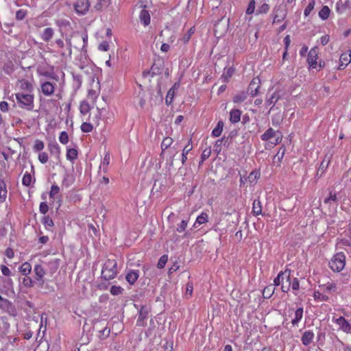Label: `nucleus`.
Here are the masks:
<instances>
[{
  "mask_svg": "<svg viewBox=\"0 0 351 351\" xmlns=\"http://www.w3.org/2000/svg\"><path fill=\"white\" fill-rule=\"evenodd\" d=\"M118 274L117 263L115 259H108L101 269V278L110 280L116 277Z\"/></svg>",
  "mask_w": 351,
  "mask_h": 351,
  "instance_id": "1",
  "label": "nucleus"
},
{
  "mask_svg": "<svg viewBox=\"0 0 351 351\" xmlns=\"http://www.w3.org/2000/svg\"><path fill=\"white\" fill-rule=\"evenodd\" d=\"M16 99L21 108L31 111L34 109V97L32 94L18 93L16 94Z\"/></svg>",
  "mask_w": 351,
  "mask_h": 351,
  "instance_id": "2",
  "label": "nucleus"
},
{
  "mask_svg": "<svg viewBox=\"0 0 351 351\" xmlns=\"http://www.w3.org/2000/svg\"><path fill=\"white\" fill-rule=\"evenodd\" d=\"M346 265V256L343 252L335 254L329 262L330 268L336 272L343 269Z\"/></svg>",
  "mask_w": 351,
  "mask_h": 351,
  "instance_id": "3",
  "label": "nucleus"
},
{
  "mask_svg": "<svg viewBox=\"0 0 351 351\" xmlns=\"http://www.w3.org/2000/svg\"><path fill=\"white\" fill-rule=\"evenodd\" d=\"M261 138L263 141H269L272 145H276L280 143L282 135L279 131L269 128L261 136Z\"/></svg>",
  "mask_w": 351,
  "mask_h": 351,
  "instance_id": "4",
  "label": "nucleus"
},
{
  "mask_svg": "<svg viewBox=\"0 0 351 351\" xmlns=\"http://www.w3.org/2000/svg\"><path fill=\"white\" fill-rule=\"evenodd\" d=\"M54 45L59 49V52L62 57H71V40L70 38H66V45L62 39H56Z\"/></svg>",
  "mask_w": 351,
  "mask_h": 351,
  "instance_id": "5",
  "label": "nucleus"
},
{
  "mask_svg": "<svg viewBox=\"0 0 351 351\" xmlns=\"http://www.w3.org/2000/svg\"><path fill=\"white\" fill-rule=\"evenodd\" d=\"M0 270L5 278L2 280L3 287L8 290L14 288V282L10 278L12 275L11 270L5 265H0Z\"/></svg>",
  "mask_w": 351,
  "mask_h": 351,
  "instance_id": "6",
  "label": "nucleus"
},
{
  "mask_svg": "<svg viewBox=\"0 0 351 351\" xmlns=\"http://www.w3.org/2000/svg\"><path fill=\"white\" fill-rule=\"evenodd\" d=\"M57 84L49 80H40V91L45 97H50L53 95Z\"/></svg>",
  "mask_w": 351,
  "mask_h": 351,
  "instance_id": "7",
  "label": "nucleus"
},
{
  "mask_svg": "<svg viewBox=\"0 0 351 351\" xmlns=\"http://www.w3.org/2000/svg\"><path fill=\"white\" fill-rule=\"evenodd\" d=\"M90 5L89 0H76L73 4L75 12L79 16L86 14L89 10Z\"/></svg>",
  "mask_w": 351,
  "mask_h": 351,
  "instance_id": "8",
  "label": "nucleus"
},
{
  "mask_svg": "<svg viewBox=\"0 0 351 351\" xmlns=\"http://www.w3.org/2000/svg\"><path fill=\"white\" fill-rule=\"evenodd\" d=\"M318 59V49L315 47L312 48L308 54L307 62L311 69L321 68V64L317 62Z\"/></svg>",
  "mask_w": 351,
  "mask_h": 351,
  "instance_id": "9",
  "label": "nucleus"
},
{
  "mask_svg": "<svg viewBox=\"0 0 351 351\" xmlns=\"http://www.w3.org/2000/svg\"><path fill=\"white\" fill-rule=\"evenodd\" d=\"M149 309L146 306H142L138 311V318L136 320L137 326H145L146 320L148 317Z\"/></svg>",
  "mask_w": 351,
  "mask_h": 351,
  "instance_id": "10",
  "label": "nucleus"
},
{
  "mask_svg": "<svg viewBox=\"0 0 351 351\" xmlns=\"http://www.w3.org/2000/svg\"><path fill=\"white\" fill-rule=\"evenodd\" d=\"M34 272L35 274V280L38 282V285H43L44 276L46 274L45 269L41 265L37 264L34 267Z\"/></svg>",
  "mask_w": 351,
  "mask_h": 351,
  "instance_id": "11",
  "label": "nucleus"
},
{
  "mask_svg": "<svg viewBox=\"0 0 351 351\" xmlns=\"http://www.w3.org/2000/svg\"><path fill=\"white\" fill-rule=\"evenodd\" d=\"M332 321L339 327V329L346 333H351V324L343 317L333 318Z\"/></svg>",
  "mask_w": 351,
  "mask_h": 351,
  "instance_id": "12",
  "label": "nucleus"
},
{
  "mask_svg": "<svg viewBox=\"0 0 351 351\" xmlns=\"http://www.w3.org/2000/svg\"><path fill=\"white\" fill-rule=\"evenodd\" d=\"M260 87V79L258 77H254L248 86L247 93L252 97H255L258 95Z\"/></svg>",
  "mask_w": 351,
  "mask_h": 351,
  "instance_id": "13",
  "label": "nucleus"
},
{
  "mask_svg": "<svg viewBox=\"0 0 351 351\" xmlns=\"http://www.w3.org/2000/svg\"><path fill=\"white\" fill-rule=\"evenodd\" d=\"M164 69V62L162 60H158L155 61L151 67V77L158 75L162 73Z\"/></svg>",
  "mask_w": 351,
  "mask_h": 351,
  "instance_id": "14",
  "label": "nucleus"
},
{
  "mask_svg": "<svg viewBox=\"0 0 351 351\" xmlns=\"http://www.w3.org/2000/svg\"><path fill=\"white\" fill-rule=\"evenodd\" d=\"M139 277V271L137 269H129L125 275V280L130 285H134Z\"/></svg>",
  "mask_w": 351,
  "mask_h": 351,
  "instance_id": "15",
  "label": "nucleus"
},
{
  "mask_svg": "<svg viewBox=\"0 0 351 351\" xmlns=\"http://www.w3.org/2000/svg\"><path fill=\"white\" fill-rule=\"evenodd\" d=\"M351 61V51L343 53L339 58V69H344Z\"/></svg>",
  "mask_w": 351,
  "mask_h": 351,
  "instance_id": "16",
  "label": "nucleus"
},
{
  "mask_svg": "<svg viewBox=\"0 0 351 351\" xmlns=\"http://www.w3.org/2000/svg\"><path fill=\"white\" fill-rule=\"evenodd\" d=\"M75 180V177L72 173L66 172L64 175L62 186L68 188L74 183Z\"/></svg>",
  "mask_w": 351,
  "mask_h": 351,
  "instance_id": "17",
  "label": "nucleus"
},
{
  "mask_svg": "<svg viewBox=\"0 0 351 351\" xmlns=\"http://www.w3.org/2000/svg\"><path fill=\"white\" fill-rule=\"evenodd\" d=\"M60 264V259L53 258L47 263L48 269L51 274H53L58 269Z\"/></svg>",
  "mask_w": 351,
  "mask_h": 351,
  "instance_id": "18",
  "label": "nucleus"
},
{
  "mask_svg": "<svg viewBox=\"0 0 351 351\" xmlns=\"http://www.w3.org/2000/svg\"><path fill=\"white\" fill-rule=\"evenodd\" d=\"M241 111L239 109H232L230 112V121L233 123H237L241 120Z\"/></svg>",
  "mask_w": 351,
  "mask_h": 351,
  "instance_id": "19",
  "label": "nucleus"
},
{
  "mask_svg": "<svg viewBox=\"0 0 351 351\" xmlns=\"http://www.w3.org/2000/svg\"><path fill=\"white\" fill-rule=\"evenodd\" d=\"M40 76L45 77V80H53L56 82L59 80V77L57 74H56L53 71H43L39 73Z\"/></svg>",
  "mask_w": 351,
  "mask_h": 351,
  "instance_id": "20",
  "label": "nucleus"
},
{
  "mask_svg": "<svg viewBox=\"0 0 351 351\" xmlns=\"http://www.w3.org/2000/svg\"><path fill=\"white\" fill-rule=\"evenodd\" d=\"M208 215L206 213H202L197 217L195 223H193V228H197L199 226L208 222Z\"/></svg>",
  "mask_w": 351,
  "mask_h": 351,
  "instance_id": "21",
  "label": "nucleus"
},
{
  "mask_svg": "<svg viewBox=\"0 0 351 351\" xmlns=\"http://www.w3.org/2000/svg\"><path fill=\"white\" fill-rule=\"evenodd\" d=\"M110 154L106 153L99 165V173H100L101 171L104 173H106L108 171V167L110 164Z\"/></svg>",
  "mask_w": 351,
  "mask_h": 351,
  "instance_id": "22",
  "label": "nucleus"
},
{
  "mask_svg": "<svg viewBox=\"0 0 351 351\" xmlns=\"http://www.w3.org/2000/svg\"><path fill=\"white\" fill-rule=\"evenodd\" d=\"M139 19L144 26H147L150 23V15L147 10L143 9L139 14Z\"/></svg>",
  "mask_w": 351,
  "mask_h": 351,
  "instance_id": "23",
  "label": "nucleus"
},
{
  "mask_svg": "<svg viewBox=\"0 0 351 351\" xmlns=\"http://www.w3.org/2000/svg\"><path fill=\"white\" fill-rule=\"evenodd\" d=\"M53 34H54V31H53V28L47 27L42 32L40 37H41L42 40H43L44 41L48 42L52 38Z\"/></svg>",
  "mask_w": 351,
  "mask_h": 351,
  "instance_id": "24",
  "label": "nucleus"
},
{
  "mask_svg": "<svg viewBox=\"0 0 351 351\" xmlns=\"http://www.w3.org/2000/svg\"><path fill=\"white\" fill-rule=\"evenodd\" d=\"M248 95L249 93L245 91L239 92L234 96L232 101L234 104H241L247 98Z\"/></svg>",
  "mask_w": 351,
  "mask_h": 351,
  "instance_id": "25",
  "label": "nucleus"
},
{
  "mask_svg": "<svg viewBox=\"0 0 351 351\" xmlns=\"http://www.w3.org/2000/svg\"><path fill=\"white\" fill-rule=\"evenodd\" d=\"M303 317V308H298L294 312V317L291 319L293 326H297Z\"/></svg>",
  "mask_w": 351,
  "mask_h": 351,
  "instance_id": "26",
  "label": "nucleus"
},
{
  "mask_svg": "<svg viewBox=\"0 0 351 351\" xmlns=\"http://www.w3.org/2000/svg\"><path fill=\"white\" fill-rule=\"evenodd\" d=\"M32 265L29 262L23 263L19 268V272L23 276H28L32 272Z\"/></svg>",
  "mask_w": 351,
  "mask_h": 351,
  "instance_id": "27",
  "label": "nucleus"
},
{
  "mask_svg": "<svg viewBox=\"0 0 351 351\" xmlns=\"http://www.w3.org/2000/svg\"><path fill=\"white\" fill-rule=\"evenodd\" d=\"M252 213L255 216L262 214V204L258 199L254 200L252 204Z\"/></svg>",
  "mask_w": 351,
  "mask_h": 351,
  "instance_id": "28",
  "label": "nucleus"
},
{
  "mask_svg": "<svg viewBox=\"0 0 351 351\" xmlns=\"http://www.w3.org/2000/svg\"><path fill=\"white\" fill-rule=\"evenodd\" d=\"M313 337H314V334L313 332L306 331V332H304V333L303 334V335L302 337V342L304 345L308 346L312 342Z\"/></svg>",
  "mask_w": 351,
  "mask_h": 351,
  "instance_id": "29",
  "label": "nucleus"
},
{
  "mask_svg": "<svg viewBox=\"0 0 351 351\" xmlns=\"http://www.w3.org/2000/svg\"><path fill=\"white\" fill-rule=\"evenodd\" d=\"M7 189L5 181L0 179V202H3L7 197Z\"/></svg>",
  "mask_w": 351,
  "mask_h": 351,
  "instance_id": "30",
  "label": "nucleus"
},
{
  "mask_svg": "<svg viewBox=\"0 0 351 351\" xmlns=\"http://www.w3.org/2000/svg\"><path fill=\"white\" fill-rule=\"evenodd\" d=\"M0 309L6 312H10L14 310V306L10 301L5 298L0 302Z\"/></svg>",
  "mask_w": 351,
  "mask_h": 351,
  "instance_id": "31",
  "label": "nucleus"
},
{
  "mask_svg": "<svg viewBox=\"0 0 351 351\" xmlns=\"http://www.w3.org/2000/svg\"><path fill=\"white\" fill-rule=\"evenodd\" d=\"M223 125H224L223 121H219L216 127L213 130V131L211 132L212 136L219 137L222 133Z\"/></svg>",
  "mask_w": 351,
  "mask_h": 351,
  "instance_id": "32",
  "label": "nucleus"
},
{
  "mask_svg": "<svg viewBox=\"0 0 351 351\" xmlns=\"http://www.w3.org/2000/svg\"><path fill=\"white\" fill-rule=\"evenodd\" d=\"M330 158L326 156L325 158L323 160V161L321 162L320 166L317 170V174H319L320 176H322L324 172L326 171V169L328 168L329 163H330Z\"/></svg>",
  "mask_w": 351,
  "mask_h": 351,
  "instance_id": "33",
  "label": "nucleus"
},
{
  "mask_svg": "<svg viewBox=\"0 0 351 351\" xmlns=\"http://www.w3.org/2000/svg\"><path fill=\"white\" fill-rule=\"evenodd\" d=\"M234 71V69L232 67L224 69V71H223L222 75L221 76V80L223 82H228L229 81L230 78L233 75Z\"/></svg>",
  "mask_w": 351,
  "mask_h": 351,
  "instance_id": "34",
  "label": "nucleus"
},
{
  "mask_svg": "<svg viewBox=\"0 0 351 351\" xmlns=\"http://www.w3.org/2000/svg\"><path fill=\"white\" fill-rule=\"evenodd\" d=\"M187 225H188V220L182 219V221L180 222V223L178 224V226L176 228V231L180 233L184 232V237H188L189 236V234L187 231L186 232L185 231L186 228L187 227Z\"/></svg>",
  "mask_w": 351,
  "mask_h": 351,
  "instance_id": "35",
  "label": "nucleus"
},
{
  "mask_svg": "<svg viewBox=\"0 0 351 351\" xmlns=\"http://www.w3.org/2000/svg\"><path fill=\"white\" fill-rule=\"evenodd\" d=\"M191 143H192V140L190 139L189 141V143L188 145H186L185 146V147L182 150V165H184L186 160H187V154H189V152L193 148V146L191 145Z\"/></svg>",
  "mask_w": 351,
  "mask_h": 351,
  "instance_id": "36",
  "label": "nucleus"
},
{
  "mask_svg": "<svg viewBox=\"0 0 351 351\" xmlns=\"http://www.w3.org/2000/svg\"><path fill=\"white\" fill-rule=\"evenodd\" d=\"M176 86H177V84H175L168 90L167 96H166V99H165V102H166L167 105H170L172 103V101L173 100L174 95H175V89L176 88Z\"/></svg>",
  "mask_w": 351,
  "mask_h": 351,
  "instance_id": "37",
  "label": "nucleus"
},
{
  "mask_svg": "<svg viewBox=\"0 0 351 351\" xmlns=\"http://www.w3.org/2000/svg\"><path fill=\"white\" fill-rule=\"evenodd\" d=\"M330 14V10L327 5H324L319 12V16L322 20H326Z\"/></svg>",
  "mask_w": 351,
  "mask_h": 351,
  "instance_id": "38",
  "label": "nucleus"
},
{
  "mask_svg": "<svg viewBox=\"0 0 351 351\" xmlns=\"http://www.w3.org/2000/svg\"><path fill=\"white\" fill-rule=\"evenodd\" d=\"M276 287H274L273 285H269L266 287L263 291V296L265 298H269L274 293Z\"/></svg>",
  "mask_w": 351,
  "mask_h": 351,
  "instance_id": "39",
  "label": "nucleus"
},
{
  "mask_svg": "<svg viewBox=\"0 0 351 351\" xmlns=\"http://www.w3.org/2000/svg\"><path fill=\"white\" fill-rule=\"evenodd\" d=\"M48 148L51 154L59 155L60 153V147L57 143H49Z\"/></svg>",
  "mask_w": 351,
  "mask_h": 351,
  "instance_id": "40",
  "label": "nucleus"
},
{
  "mask_svg": "<svg viewBox=\"0 0 351 351\" xmlns=\"http://www.w3.org/2000/svg\"><path fill=\"white\" fill-rule=\"evenodd\" d=\"M73 86L75 89H79L82 83V77L80 74L73 73Z\"/></svg>",
  "mask_w": 351,
  "mask_h": 351,
  "instance_id": "41",
  "label": "nucleus"
},
{
  "mask_svg": "<svg viewBox=\"0 0 351 351\" xmlns=\"http://www.w3.org/2000/svg\"><path fill=\"white\" fill-rule=\"evenodd\" d=\"M66 159L70 161H73L77 158V151L75 149L70 148L67 149Z\"/></svg>",
  "mask_w": 351,
  "mask_h": 351,
  "instance_id": "42",
  "label": "nucleus"
},
{
  "mask_svg": "<svg viewBox=\"0 0 351 351\" xmlns=\"http://www.w3.org/2000/svg\"><path fill=\"white\" fill-rule=\"evenodd\" d=\"M42 223L47 230H51V228L54 225L52 219L49 216H45L42 219Z\"/></svg>",
  "mask_w": 351,
  "mask_h": 351,
  "instance_id": "43",
  "label": "nucleus"
},
{
  "mask_svg": "<svg viewBox=\"0 0 351 351\" xmlns=\"http://www.w3.org/2000/svg\"><path fill=\"white\" fill-rule=\"evenodd\" d=\"M90 106L89 104L85 100L82 101L80 105V113L82 114H86L90 112Z\"/></svg>",
  "mask_w": 351,
  "mask_h": 351,
  "instance_id": "44",
  "label": "nucleus"
},
{
  "mask_svg": "<svg viewBox=\"0 0 351 351\" xmlns=\"http://www.w3.org/2000/svg\"><path fill=\"white\" fill-rule=\"evenodd\" d=\"M173 141L171 137H165L162 141L161 149L162 153L172 145Z\"/></svg>",
  "mask_w": 351,
  "mask_h": 351,
  "instance_id": "45",
  "label": "nucleus"
},
{
  "mask_svg": "<svg viewBox=\"0 0 351 351\" xmlns=\"http://www.w3.org/2000/svg\"><path fill=\"white\" fill-rule=\"evenodd\" d=\"M32 181L31 173L25 172L22 178V184L25 186H29Z\"/></svg>",
  "mask_w": 351,
  "mask_h": 351,
  "instance_id": "46",
  "label": "nucleus"
},
{
  "mask_svg": "<svg viewBox=\"0 0 351 351\" xmlns=\"http://www.w3.org/2000/svg\"><path fill=\"white\" fill-rule=\"evenodd\" d=\"M279 98V94L275 92L271 95V97L269 99H267L266 104L267 106H274L278 101Z\"/></svg>",
  "mask_w": 351,
  "mask_h": 351,
  "instance_id": "47",
  "label": "nucleus"
},
{
  "mask_svg": "<svg viewBox=\"0 0 351 351\" xmlns=\"http://www.w3.org/2000/svg\"><path fill=\"white\" fill-rule=\"evenodd\" d=\"M259 178L260 173L258 171H253L250 173L248 180L250 183L255 184Z\"/></svg>",
  "mask_w": 351,
  "mask_h": 351,
  "instance_id": "48",
  "label": "nucleus"
},
{
  "mask_svg": "<svg viewBox=\"0 0 351 351\" xmlns=\"http://www.w3.org/2000/svg\"><path fill=\"white\" fill-rule=\"evenodd\" d=\"M34 281L32 279L31 277L28 276H25L23 278L22 284L26 288H31L34 286Z\"/></svg>",
  "mask_w": 351,
  "mask_h": 351,
  "instance_id": "49",
  "label": "nucleus"
},
{
  "mask_svg": "<svg viewBox=\"0 0 351 351\" xmlns=\"http://www.w3.org/2000/svg\"><path fill=\"white\" fill-rule=\"evenodd\" d=\"M110 3V0H98V3L95 5V8L97 10H100L103 8L108 7Z\"/></svg>",
  "mask_w": 351,
  "mask_h": 351,
  "instance_id": "50",
  "label": "nucleus"
},
{
  "mask_svg": "<svg viewBox=\"0 0 351 351\" xmlns=\"http://www.w3.org/2000/svg\"><path fill=\"white\" fill-rule=\"evenodd\" d=\"M223 142H226L224 137L217 140L213 147L214 152H215L217 154L220 153V152L221 151V147Z\"/></svg>",
  "mask_w": 351,
  "mask_h": 351,
  "instance_id": "51",
  "label": "nucleus"
},
{
  "mask_svg": "<svg viewBox=\"0 0 351 351\" xmlns=\"http://www.w3.org/2000/svg\"><path fill=\"white\" fill-rule=\"evenodd\" d=\"M194 33V29L193 27L190 28L186 33H185L182 38H181V40L182 41L183 43L186 44L187 43L189 40L191 39V36Z\"/></svg>",
  "mask_w": 351,
  "mask_h": 351,
  "instance_id": "52",
  "label": "nucleus"
},
{
  "mask_svg": "<svg viewBox=\"0 0 351 351\" xmlns=\"http://www.w3.org/2000/svg\"><path fill=\"white\" fill-rule=\"evenodd\" d=\"M81 130L83 132H85V133H89V132H91L93 130V125L90 123H88V122H84L82 125H81Z\"/></svg>",
  "mask_w": 351,
  "mask_h": 351,
  "instance_id": "53",
  "label": "nucleus"
},
{
  "mask_svg": "<svg viewBox=\"0 0 351 351\" xmlns=\"http://www.w3.org/2000/svg\"><path fill=\"white\" fill-rule=\"evenodd\" d=\"M123 289L121 286L112 285L110 289V292L112 295H118L123 293Z\"/></svg>",
  "mask_w": 351,
  "mask_h": 351,
  "instance_id": "54",
  "label": "nucleus"
},
{
  "mask_svg": "<svg viewBox=\"0 0 351 351\" xmlns=\"http://www.w3.org/2000/svg\"><path fill=\"white\" fill-rule=\"evenodd\" d=\"M256 8V2L255 0H250L248 5L247 7L245 13L246 14H252L254 13Z\"/></svg>",
  "mask_w": 351,
  "mask_h": 351,
  "instance_id": "55",
  "label": "nucleus"
},
{
  "mask_svg": "<svg viewBox=\"0 0 351 351\" xmlns=\"http://www.w3.org/2000/svg\"><path fill=\"white\" fill-rule=\"evenodd\" d=\"M315 5V0H311L310 2L308 3L307 7L305 8V10L304 11V14L305 16H308L311 14V12L314 9Z\"/></svg>",
  "mask_w": 351,
  "mask_h": 351,
  "instance_id": "56",
  "label": "nucleus"
},
{
  "mask_svg": "<svg viewBox=\"0 0 351 351\" xmlns=\"http://www.w3.org/2000/svg\"><path fill=\"white\" fill-rule=\"evenodd\" d=\"M21 87L22 89L26 90L27 91H32L33 90V86L32 83L27 80L21 81Z\"/></svg>",
  "mask_w": 351,
  "mask_h": 351,
  "instance_id": "57",
  "label": "nucleus"
},
{
  "mask_svg": "<svg viewBox=\"0 0 351 351\" xmlns=\"http://www.w3.org/2000/svg\"><path fill=\"white\" fill-rule=\"evenodd\" d=\"M167 261H168V256L166 255V254L162 255L160 258V259H159V261H158V262L157 263V267L159 268V269L164 268L165 265H166V263H167Z\"/></svg>",
  "mask_w": 351,
  "mask_h": 351,
  "instance_id": "58",
  "label": "nucleus"
},
{
  "mask_svg": "<svg viewBox=\"0 0 351 351\" xmlns=\"http://www.w3.org/2000/svg\"><path fill=\"white\" fill-rule=\"evenodd\" d=\"M313 298L315 300H317V301H326L328 299V297L326 296L325 295L322 294L320 291H315L313 293Z\"/></svg>",
  "mask_w": 351,
  "mask_h": 351,
  "instance_id": "59",
  "label": "nucleus"
},
{
  "mask_svg": "<svg viewBox=\"0 0 351 351\" xmlns=\"http://www.w3.org/2000/svg\"><path fill=\"white\" fill-rule=\"evenodd\" d=\"M269 10V6L267 3H263L258 8L256 14H266Z\"/></svg>",
  "mask_w": 351,
  "mask_h": 351,
  "instance_id": "60",
  "label": "nucleus"
},
{
  "mask_svg": "<svg viewBox=\"0 0 351 351\" xmlns=\"http://www.w3.org/2000/svg\"><path fill=\"white\" fill-rule=\"evenodd\" d=\"M45 147V145H44V143L40 141V140H38V139H36L35 141V143H34V152H40L41 150H43Z\"/></svg>",
  "mask_w": 351,
  "mask_h": 351,
  "instance_id": "61",
  "label": "nucleus"
},
{
  "mask_svg": "<svg viewBox=\"0 0 351 351\" xmlns=\"http://www.w3.org/2000/svg\"><path fill=\"white\" fill-rule=\"evenodd\" d=\"M60 192V187L56 184H53L51 186V190L49 191V197L55 198V195Z\"/></svg>",
  "mask_w": 351,
  "mask_h": 351,
  "instance_id": "62",
  "label": "nucleus"
},
{
  "mask_svg": "<svg viewBox=\"0 0 351 351\" xmlns=\"http://www.w3.org/2000/svg\"><path fill=\"white\" fill-rule=\"evenodd\" d=\"M59 141L60 142L63 144L66 145L69 142V136L66 132L62 131L59 136Z\"/></svg>",
  "mask_w": 351,
  "mask_h": 351,
  "instance_id": "63",
  "label": "nucleus"
},
{
  "mask_svg": "<svg viewBox=\"0 0 351 351\" xmlns=\"http://www.w3.org/2000/svg\"><path fill=\"white\" fill-rule=\"evenodd\" d=\"M26 15H27V11L23 9H20L16 13V19L18 21H21L25 19Z\"/></svg>",
  "mask_w": 351,
  "mask_h": 351,
  "instance_id": "64",
  "label": "nucleus"
}]
</instances>
